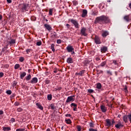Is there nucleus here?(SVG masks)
Instances as JSON below:
<instances>
[{"label": "nucleus", "instance_id": "f257e3e1", "mask_svg": "<svg viewBox=\"0 0 131 131\" xmlns=\"http://www.w3.org/2000/svg\"><path fill=\"white\" fill-rule=\"evenodd\" d=\"M110 19L107 16L101 15L97 17L95 20V24H104V23H109Z\"/></svg>", "mask_w": 131, "mask_h": 131}, {"label": "nucleus", "instance_id": "f03ea898", "mask_svg": "<svg viewBox=\"0 0 131 131\" xmlns=\"http://www.w3.org/2000/svg\"><path fill=\"white\" fill-rule=\"evenodd\" d=\"M70 21L71 23H72L74 25L76 28H79V25L78 24V23L77 22V21H76V20L71 19Z\"/></svg>", "mask_w": 131, "mask_h": 131}, {"label": "nucleus", "instance_id": "7ed1b4c3", "mask_svg": "<svg viewBox=\"0 0 131 131\" xmlns=\"http://www.w3.org/2000/svg\"><path fill=\"white\" fill-rule=\"evenodd\" d=\"M75 97V96H74V95L68 97L66 100V103H69V102L74 101V100H75V99H74Z\"/></svg>", "mask_w": 131, "mask_h": 131}, {"label": "nucleus", "instance_id": "20e7f679", "mask_svg": "<svg viewBox=\"0 0 131 131\" xmlns=\"http://www.w3.org/2000/svg\"><path fill=\"white\" fill-rule=\"evenodd\" d=\"M80 32L81 35H83V36H86L88 35L86 34V28L84 27L81 28Z\"/></svg>", "mask_w": 131, "mask_h": 131}, {"label": "nucleus", "instance_id": "39448f33", "mask_svg": "<svg viewBox=\"0 0 131 131\" xmlns=\"http://www.w3.org/2000/svg\"><path fill=\"white\" fill-rule=\"evenodd\" d=\"M105 125L107 126V127H110L111 125H112V123L111 122V120L107 119L105 120Z\"/></svg>", "mask_w": 131, "mask_h": 131}, {"label": "nucleus", "instance_id": "423d86ee", "mask_svg": "<svg viewBox=\"0 0 131 131\" xmlns=\"http://www.w3.org/2000/svg\"><path fill=\"white\" fill-rule=\"evenodd\" d=\"M115 127L116 128H118L119 129H120V128H121V127H123V124H122V123H121V122L118 121V123L115 125Z\"/></svg>", "mask_w": 131, "mask_h": 131}, {"label": "nucleus", "instance_id": "0eeeda50", "mask_svg": "<svg viewBox=\"0 0 131 131\" xmlns=\"http://www.w3.org/2000/svg\"><path fill=\"white\" fill-rule=\"evenodd\" d=\"M67 50L69 53H71L72 52H73L74 50V48H73V46L71 45H69L67 47Z\"/></svg>", "mask_w": 131, "mask_h": 131}, {"label": "nucleus", "instance_id": "6e6552de", "mask_svg": "<svg viewBox=\"0 0 131 131\" xmlns=\"http://www.w3.org/2000/svg\"><path fill=\"white\" fill-rule=\"evenodd\" d=\"M123 120L125 123H127V122L129 121V118L128 117V116H127V115H124L123 117Z\"/></svg>", "mask_w": 131, "mask_h": 131}, {"label": "nucleus", "instance_id": "1a4fd4ad", "mask_svg": "<svg viewBox=\"0 0 131 131\" xmlns=\"http://www.w3.org/2000/svg\"><path fill=\"white\" fill-rule=\"evenodd\" d=\"M94 40L96 45H100L101 43V40H100V37H98V36H95Z\"/></svg>", "mask_w": 131, "mask_h": 131}, {"label": "nucleus", "instance_id": "9d476101", "mask_svg": "<svg viewBox=\"0 0 131 131\" xmlns=\"http://www.w3.org/2000/svg\"><path fill=\"white\" fill-rule=\"evenodd\" d=\"M71 107L73 108V111H77V104L74 103L71 104Z\"/></svg>", "mask_w": 131, "mask_h": 131}, {"label": "nucleus", "instance_id": "9b49d317", "mask_svg": "<svg viewBox=\"0 0 131 131\" xmlns=\"http://www.w3.org/2000/svg\"><path fill=\"white\" fill-rule=\"evenodd\" d=\"M37 81H38V79L36 77H34L30 81L31 83H37Z\"/></svg>", "mask_w": 131, "mask_h": 131}, {"label": "nucleus", "instance_id": "f8f14e48", "mask_svg": "<svg viewBox=\"0 0 131 131\" xmlns=\"http://www.w3.org/2000/svg\"><path fill=\"white\" fill-rule=\"evenodd\" d=\"M44 26H45V28H46V29H47V30H48V31H51V30H52V27H51V26H50V25H49L48 24H45L44 25Z\"/></svg>", "mask_w": 131, "mask_h": 131}, {"label": "nucleus", "instance_id": "ddd939ff", "mask_svg": "<svg viewBox=\"0 0 131 131\" xmlns=\"http://www.w3.org/2000/svg\"><path fill=\"white\" fill-rule=\"evenodd\" d=\"M107 35H109V32L107 31H102V36L103 37H106Z\"/></svg>", "mask_w": 131, "mask_h": 131}, {"label": "nucleus", "instance_id": "4468645a", "mask_svg": "<svg viewBox=\"0 0 131 131\" xmlns=\"http://www.w3.org/2000/svg\"><path fill=\"white\" fill-rule=\"evenodd\" d=\"M100 108L102 112H103L104 113L107 111V107L104 105H101Z\"/></svg>", "mask_w": 131, "mask_h": 131}, {"label": "nucleus", "instance_id": "2eb2a0df", "mask_svg": "<svg viewBox=\"0 0 131 131\" xmlns=\"http://www.w3.org/2000/svg\"><path fill=\"white\" fill-rule=\"evenodd\" d=\"M36 106H37V108H38V109H40V110H43V106H42L41 104H40V103H36Z\"/></svg>", "mask_w": 131, "mask_h": 131}, {"label": "nucleus", "instance_id": "dca6fc26", "mask_svg": "<svg viewBox=\"0 0 131 131\" xmlns=\"http://www.w3.org/2000/svg\"><path fill=\"white\" fill-rule=\"evenodd\" d=\"M28 8V4H23L22 6V10L25 11H27V8Z\"/></svg>", "mask_w": 131, "mask_h": 131}, {"label": "nucleus", "instance_id": "f3484780", "mask_svg": "<svg viewBox=\"0 0 131 131\" xmlns=\"http://www.w3.org/2000/svg\"><path fill=\"white\" fill-rule=\"evenodd\" d=\"M88 15V10H83L82 14V17L83 18H84L85 16Z\"/></svg>", "mask_w": 131, "mask_h": 131}, {"label": "nucleus", "instance_id": "a211bd4d", "mask_svg": "<svg viewBox=\"0 0 131 131\" xmlns=\"http://www.w3.org/2000/svg\"><path fill=\"white\" fill-rule=\"evenodd\" d=\"M67 62L69 64H71V63H73V59L71 57H69L67 59Z\"/></svg>", "mask_w": 131, "mask_h": 131}, {"label": "nucleus", "instance_id": "6ab92c4d", "mask_svg": "<svg viewBox=\"0 0 131 131\" xmlns=\"http://www.w3.org/2000/svg\"><path fill=\"white\" fill-rule=\"evenodd\" d=\"M107 48L106 47H103L101 49L102 53H106V52H107Z\"/></svg>", "mask_w": 131, "mask_h": 131}, {"label": "nucleus", "instance_id": "aec40b11", "mask_svg": "<svg viewBox=\"0 0 131 131\" xmlns=\"http://www.w3.org/2000/svg\"><path fill=\"white\" fill-rule=\"evenodd\" d=\"M3 130L4 131H10V130H11V127H3Z\"/></svg>", "mask_w": 131, "mask_h": 131}, {"label": "nucleus", "instance_id": "412c9836", "mask_svg": "<svg viewBox=\"0 0 131 131\" xmlns=\"http://www.w3.org/2000/svg\"><path fill=\"white\" fill-rule=\"evenodd\" d=\"M96 88L98 89V90H101L102 89V84H101L100 83H98L96 84Z\"/></svg>", "mask_w": 131, "mask_h": 131}, {"label": "nucleus", "instance_id": "4be33fe9", "mask_svg": "<svg viewBox=\"0 0 131 131\" xmlns=\"http://www.w3.org/2000/svg\"><path fill=\"white\" fill-rule=\"evenodd\" d=\"M25 76H26V73L25 72H23L20 74V78L21 79H23V78H24V77H25Z\"/></svg>", "mask_w": 131, "mask_h": 131}, {"label": "nucleus", "instance_id": "5701e85b", "mask_svg": "<svg viewBox=\"0 0 131 131\" xmlns=\"http://www.w3.org/2000/svg\"><path fill=\"white\" fill-rule=\"evenodd\" d=\"M85 70H82L78 73V75H80V76H82L83 74H84Z\"/></svg>", "mask_w": 131, "mask_h": 131}, {"label": "nucleus", "instance_id": "b1692460", "mask_svg": "<svg viewBox=\"0 0 131 131\" xmlns=\"http://www.w3.org/2000/svg\"><path fill=\"white\" fill-rule=\"evenodd\" d=\"M26 80L28 81V80H30L31 79V75L29 74L25 78Z\"/></svg>", "mask_w": 131, "mask_h": 131}, {"label": "nucleus", "instance_id": "393cba45", "mask_svg": "<svg viewBox=\"0 0 131 131\" xmlns=\"http://www.w3.org/2000/svg\"><path fill=\"white\" fill-rule=\"evenodd\" d=\"M124 19L125 20V21L128 22V21H129V16L128 15H126L124 17Z\"/></svg>", "mask_w": 131, "mask_h": 131}, {"label": "nucleus", "instance_id": "a878e982", "mask_svg": "<svg viewBox=\"0 0 131 131\" xmlns=\"http://www.w3.org/2000/svg\"><path fill=\"white\" fill-rule=\"evenodd\" d=\"M52 98H53V97L52 96V95H51V94H49V95L47 96V99H48V101H51V100H52Z\"/></svg>", "mask_w": 131, "mask_h": 131}, {"label": "nucleus", "instance_id": "bb28decb", "mask_svg": "<svg viewBox=\"0 0 131 131\" xmlns=\"http://www.w3.org/2000/svg\"><path fill=\"white\" fill-rule=\"evenodd\" d=\"M54 11V9L51 8L49 9V15L50 16H53V12Z\"/></svg>", "mask_w": 131, "mask_h": 131}, {"label": "nucleus", "instance_id": "cd10ccee", "mask_svg": "<svg viewBox=\"0 0 131 131\" xmlns=\"http://www.w3.org/2000/svg\"><path fill=\"white\" fill-rule=\"evenodd\" d=\"M66 122L67 123V124H71V123H72V122L70 119L66 120Z\"/></svg>", "mask_w": 131, "mask_h": 131}, {"label": "nucleus", "instance_id": "c85d7f7f", "mask_svg": "<svg viewBox=\"0 0 131 131\" xmlns=\"http://www.w3.org/2000/svg\"><path fill=\"white\" fill-rule=\"evenodd\" d=\"M97 74H103V73H104V72H103V71L101 70H97Z\"/></svg>", "mask_w": 131, "mask_h": 131}, {"label": "nucleus", "instance_id": "c756f323", "mask_svg": "<svg viewBox=\"0 0 131 131\" xmlns=\"http://www.w3.org/2000/svg\"><path fill=\"white\" fill-rule=\"evenodd\" d=\"M51 49L52 52H55V45L52 44L51 46Z\"/></svg>", "mask_w": 131, "mask_h": 131}, {"label": "nucleus", "instance_id": "7c9ffc66", "mask_svg": "<svg viewBox=\"0 0 131 131\" xmlns=\"http://www.w3.org/2000/svg\"><path fill=\"white\" fill-rule=\"evenodd\" d=\"M128 117H129V121L131 123V113H128L127 115Z\"/></svg>", "mask_w": 131, "mask_h": 131}, {"label": "nucleus", "instance_id": "2f4dec72", "mask_svg": "<svg viewBox=\"0 0 131 131\" xmlns=\"http://www.w3.org/2000/svg\"><path fill=\"white\" fill-rule=\"evenodd\" d=\"M77 129L78 131H81V126L77 125Z\"/></svg>", "mask_w": 131, "mask_h": 131}, {"label": "nucleus", "instance_id": "473e14b6", "mask_svg": "<svg viewBox=\"0 0 131 131\" xmlns=\"http://www.w3.org/2000/svg\"><path fill=\"white\" fill-rule=\"evenodd\" d=\"M20 68V64H16L15 65L14 69H18V68Z\"/></svg>", "mask_w": 131, "mask_h": 131}, {"label": "nucleus", "instance_id": "72a5a7b5", "mask_svg": "<svg viewBox=\"0 0 131 131\" xmlns=\"http://www.w3.org/2000/svg\"><path fill=\"white\" fill-rule=\"evenodd\" d=\"M73 4L74 6H77V5H78V2H77V1H74L73 2Z\"/></svg>", "mask_w": 131, "mask_h": 131}, {"label": "nucleus", "instance_id": "f704fd0d", "mask_svg": "<svg viewBox=\"0 0 131 131\" xmlns=\"http://www.w3.org/2000/svg\"><path fill=\"white\" fill-rule=\"evenodd\" d=\"M6 94H7V95H11L12 94V91H11V90H7L6 91Z\"/></svg>", "mask_w": 131, "mask_h": 131}, {"label": "nucleus", "instance_id": "c9c22d12", "mask_svg": "<svg viewBox=\"0 0 131 131\" xmlns=\"http://www.w3.org/2000/svg\"><path fill=\"white\" fill-rule=\"evenodd\" d=\"M105 65H106V61H103L101 63L100 66H101V67H104V66H105Z\"/></svg>", "mask_w": 131, "mask_h": 131}, {"label": "nucleus", "instance_id": "e433bc0d", "mask_svg": "<svg viewBox=\"0 0 131 131\" xmlns=\"http://www.w3.org/2000/svg\"><path fill=\"white\" fill-rule=\"evenodd\" d=\"M16 42V40L15 39H11V41L9 42V43H15Z\"/></svg>", "mask_w": 131, "mask_h": 131}, {"label": "nucleus", "instance_id": "4c0bfd02", "mask_svg": "<svg viewBox=\"0 0 131 131\" xmlns=\"http://www.w3.org/2000/svg\"><path fill=\"white\" fill-rule=\"evenodd\" d=\"M31 51H32V50H31V49H27L26 50V53H27V54H29V53H31Z\"/></svg>", "mask_w": 131, "mask_h": 131}, {"label": "nucleus", "instance_id": "58836bf2", "mask_svg": "<svg viewBox=\"0 0 131 131\" xmlns=\"http://www.w3.org/2000/svg\"><path fill=\"white\" fill-rule=\"evenodd\" d=\"M19 60L20 62H23V61H24V57H20L19 59Z\"/></svg>", "mask_w": 131, "mask_h": 131}, {"label": "nucleus", "instance_id": "ea45409f", "mask_svg": "<svg viewBox=\"0 0 131 131\" xmlns=\"http://www.w3.org/2000/svg\"><path fill=\"white\" fill-rule=\"evenodd\" d=\"M113 62L115 65H116L117 66H118V63H117V61L116 60H113Z\"/></svg>", "mask_w": 131, "mask_h": 131}, {"label": "nucleus", "instance_id": "a19ab883", "mask_svg": "<svg viewBox=\"0 0 131 131\" xmlns=\"http://www.w3.org/2000/svg\"><path fill=\"white\" fill-rule=\"evenodd\" d=\"M23 110L21 107L18 108L17 109V111L18 112H22Z\"/></svg>", "mask_w": 131, "mask_h": 131}, {"label": "nucleus", "instance_id": "79ce46f5", "mask_svg": "<svg viewBox=\"0 0 131 131\" xmlns=\"http://www.w3.org/2000/svg\"><path fill=\"white\" fill-rule=\"evenodd\" d=\"M25 130V128H18L16 130V131H24Z\"/></svg>", "mask_w": 131, "mask_h": 131}, {"label": "nucleus", "instance_id": "37998d69", "mask_svg": "<svg viewBox=\"0 0 131 131\" xmlns=\"http://www.w3.org/2000/svg\"><path fill=\"white\" fill-rule=\"evenodd\" d=\"M88 92L90 93V94H92V93L94 92V91L92 89H89L88 90Z\"/></svg>", "mask_w": 131, "mask_h": 131}, {"label": "nucleus", "instance_id": "c03bdc74", "mask_svg": "<svg viewBox=\"0 0 131 131\" xmlns=\"http://www.w3.org/2000/svg\"><path fill=\"white\" fill-rule=\"evenodd\" d=\"M95 126L94 125V123H92V122H91L90 123V127H94Z\"/></svg>", "mask_w": 131, "mask_h": 131}, {"label": "nucleus", "instance_id": "a18cd8bd", "mask_svg": "<svg viewBox=\"0 0 131 131\" xmlns=\"http://www.w3.org/2000/svg\"><path fill=\"white\" fill-rule=\"evenodd\" d=\"M61 42H62V40H61V39H58V40H57V43L60 44V43H61Z\"/></svg>", "mask_w": 131, "mask_h": 131}, {"label": "nucleus", "instance_id": "49530a36", "mask_svg": "<svg viewBox=\"0 0 131 131\" xmlns=\"http://www.w3.org/2000/svg\"><path fill=\"white\" fill-rule=\"evenodd\" d=\"M37 46H41V41H38L36 43Z\"/></svg>", "mask_w": 131, "mask_h": 131}, {"label": "nucleus", "instance_id": "de8ad7c7", "mask_svg": "<svg viewBox=\"0 0 131 131\" xmlns=\"http://www.w3.org/2000/svg\"><path fill=\"white\" fill-rule=\"evenodd\" d=\"M15 85H17V82L14 81L12 84V86H15Z\"/></svg>", "mask_w": 131, "mask_h": 131}, {"label": "nucleus", "instance_id": "09e8293b", "mask_svg": "<svg viewBox=\"0 0 131 131\" xmlns=\"http://www.w3.org/2000/svg\"><path fill=\"white\" fill-rule=\"evenodd\" d=\"M50 107H51V108L52 109V110H55V106H54L53 104H51Z\"/></svg>", "mask_w": 131, "mask_h": 131}, {"label": "nucleus", "instance_id": "8fccbe9b", "mask_svg": "<svg viewBox=\"0 0 131 131\" xmlns=\"http://www.w3.org/2000/svg\"><path fill=\"white\" fill-rule=\"evenodd\" d=\"M124 91L125 94H127V93H128V91H127V88H124Z\"/></svg>", "mask_w": 131, "mask_h": 131}, {"label": "nucleus", "instance_id": "3c124183", "mask_svg": "<svg viewBox=\"0 0 131 131\" xmlns=\"http://www.w3.org/2000/svg\"><path fill=\"white\" fill-rule=\"evenodd\" d=\"M45 83H46V84H49V83H50V80H46L45 81Z\"/></svg>", "mask_w": 131, "mask_h": 131}, {"label": "nucleus", "instance_id": "603ef678", "mask_svg": "<svg viewBox=\"0 0 131 131\" xmlns=\"http://www.w3.org/2000/svg\"><path fill=\"white\" fill-rule=\"evenodd\" d=\"M15 106H19V105H20V103H19L18 102H16L14 103Z\"/></svg>", "mask_w": 131, "mask_h": 131}, {"label": "nucleus", "instance_id": "864d4df0", "mask_svg": "<svg viewBox=\"0 0 131 131\" xmlns=\"http://www.w3.org/2000/svg\"><path fill=\"white\" fill-rule=\"evenodd\" d=\"M89 131H98V130L96 129L89 128Z\"/></svg>", "mask_w": 131, "mask_h": 131}, {"label": "nucleus", "instance_id": "5fc2aeb1", "mask_svg": "<svg viewBox=\"0 0 131 131\" xmlns=\"http://www.w3.org/2000/svg\"><path fill=\"white\" fill-rule=\"evenodd\" d=\"M107 74H110V75H112V73L110 71H107Z\"/></svg>", "mask_w": 131, "mask_h": 131}, {"label": "nucleus", "instance_id": "6e6d98bb", "mask_svg": "<svg viewBox=\"0 0 131 131\" xmlns=\"http://www.w3.org/2000/svg\"><path fill=\"white\" fill-rule=\"evenodd\" d=\"M61 90H62V88L61 87H59V88H57V89H55L54 91H58V90L60 91Z\"/></svg>", "mask_w": 131, "mask_h": 131}, {"label": "nucleus", "instance_id": "4d7b16f0", "mask_svg": "<svg viewBox=\"0 0 131 131\" xmlns=\"http://www.w3.org/2000/svg\"><path fill=\"white\" fill-rule=\"evenodd\" d=\"M54 73H57L58 72V69L57 68L54 69Z\"/></svg>", "mask_w": 131, "mask_h": 131}, {"label": "nucleus", "instance_id": "13d9d810", "mask_svg": "<svg viewBox=\"0 0 131 131\" xmlns=\"http://www.w3.org/2000/svg\"><path fill=\"white\" fill-rule=\"evenodd\" d=\"M95 60L96 61H100V60H101V59L100 58V57H96Z\"/></svg>", "mask_w": 131, "mask_h": 131}, {"label": "nucleus", "instance_id": "bf43d9fd", "mask_svg": "<svg viewBox=\"0 0 131 131\" xmlns=\"http://www.w3.org/2000/svg\"><path fill=\"white\" fill-rule=\"evenodd\" d=\"M10 121H11L12 122H15V119L13 118H11Z\"/></svg>", "mask_w": 131, "mask_h": 131}, {"label": "nucleus", "instance_id": "052dcab7", "mask_svg": "<svg viewBox=\"0 0 131 131\" xmlns=\"http://www.w3.org/2000/svg\"><path fill=\"white\" fill-rule=\"evenodd\" d=\"M66 117H71L72 115L70 114L66 115Z\"/></svg>", "mask_w": 131, "mask_h": 131}, {"label": "nucleus", "instance_id": "680f3d73", "mask_svg": "<svg viewBox=\"0 0 131 131\" xmlns=\"http://www.w3.org/2000/svg\"><path fill=\"white\" fill-rule=\"evenodd\" d=\"M3 76H4V74L3 73V72H1L0 73V77H3Z\"/></svg>", "mask_w": 131, "mask_h": 131}, {"label": "nucleus", "instance_id": "e2e57ef3", "mask_svg": "<svg viewBox=\"0 0 131 131\" xmlns=\"http://www.w3.org/2000/svg\"><path fill=\"white\" fill-rule=\"evenodd\" d=\"M66 26H67V27H68V29L70 28V25L67 24L66 25Z\"/></svg>", "mask_w": 131, "mask_h": 131}, {"label": "nucleus", "instance_id": "0e129e2a", "mask_svg": "<svg viewBox=\"0 0 131 131\" xmlns=\"http://www.w3.org/2000/svg\"><path fill=\"white\" fill-rule=\"evenodd\" d=\"M7 1L9 4H11V3H12V0H7Z\"/></svg>", "mask_w": 131, "mask_h": 131}, {"label": "nucleus", "instance_id": "69168bd1", "mask_svg": "<svg viewBox=\"0 0 131 131\" xmlns=\"http://www.w3.org/2000/svg\"><path fill=\"white\" fill-rule=\"evenodd\" d=\"M111 122H112V125H113L114 123H115V121H114V120H112Z\"/></svg>", "mask_w": 131, "mask_h": 131}, {"label": "nucleus", "instance_id": "338daca9", "mask_svg": "<svg viewBox=\"0 0 131 131\" xmlns=\"http://www.w3.org/2000/svg\"><path fill=\"white\" fill-rule=\"evenodd\" d=\"M2 114H4V111H0V115H2Z\"/></svg>", "mask_w": 131, "mask_h": 131}, {"label": "nucleus", "instance_id": "774afa93", "mask_svg": "<svg viewBox=\"0 0 131 131\" xmlns=\"http://www.w3.org/2000/svg\"><path fill=\"white\" fill-rule=\"evenodd\" d=\"M72 52V55H75V52H74V50L73 51H71Z\"/></svg>", "mask_w": 131, "mask_h": 131}]
</instances>
